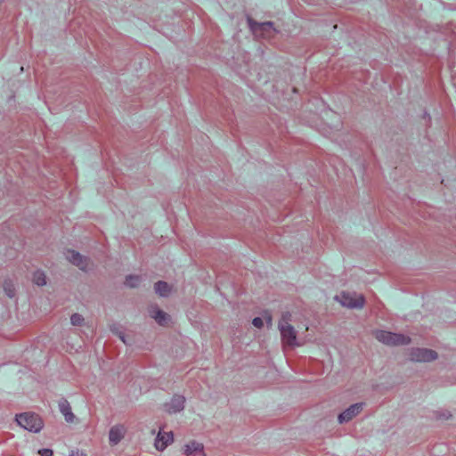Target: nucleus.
<instances>
[{
  "mask_svg": "<svg viewBox=\"0 0 456 456\" xmlns=\"http://www.w3.org/2000/svg\"><path fill=\"white\" fill-rule=\"evenodd\" d=\"M66 258L69 262L83 271H85L89 265V259L87 257L72 249L67 250Z\"/></svg>",
  "mask_w": 456,
  "mask_h": 456,
  "instance_id": "obj_7",
  "label": "nucleus"
},
{
  "mask_svg": "<svg viewBox=\"0 0 456 456\" xmlns=\"http://www.w3.org/2000/svg\"><path fill=\"white\" fill-rule=\"evenodd\" d=\"M410 360L412 362H431L437 358V353L428 348H411L409 354Z\"/></svg>",
  "mask_w": 456,
  "mask_h": 456,
  "instance_id": "obj_6",
  "label": "nucleus"
},
{
  "mask_svg": "<svg viewBox=\"0 0 456 456\" xmlns=\"http://www.w3.org/2000/svg\"><path fill=\"white\" fill-rule=\"evenodd\" d=\"M59 410L65 418V420L69 423H72L75 419V415L71 411V406L66 399L59 401Z\"/></svg>",
  "mask_w": 456,
  "mask_h": 456,
  "instance_id": "obj_14",
  "label": "nucleus"
},
{
  "mask_svg": "<svg viewBox=\"0 0 456 456\" xmlns=\"http://www.w3.org/2000/svg\"><path fill=\"white\" fill-rule=\"evenodd\" d=\"M69 456H86V454L78 451H72Z\"/></svg>",
  "mask_w": 456,
  "mask_h": 456,
  "instance_id": "obj_23",
  "label": "nucleus"
},
{
  "mask_svg": "<svg viewBox=\"0 0 456 456\" xmlns=\"http://www.w3.org/2000/svg\"><path fill=\"white\" fill-rule=\"evenodd\" d=\"M141 282V277L138 275H128L126 278L125 284L130 288L137 287Z\"/></svg>",
  "mask_w": 456,
  "mask_h": 456,
  "instance_id": "obj_18",
  "label": "nucleus"
},
{
  "mask_svg": "<svg viewBox=\"0 0 456 456\" xmlns=\"http://www.w3.org/2000/svg\"><path fill=\"white\" fill-rule=\"evenodd\" d=\"M252 324L258 329H261L264 326V321L260 317H255L252 321Z\"/></svg>",
  "mask_w": 456,
  "mask_h": 456,
  "instance_id": "obj_21",
  "label": "nucleus"
},
{
  "mask_svg": "<svg viewBox=\"0 0 456 456\" xmlns=\"http://www.w3.org/2000/svg\"><path fill=\"white\" fill-rule=\"evenodd\" d=\"M374 336L377 340L387 346H403L411 343L410 337L387 330H376Z\"/></svg>",
  "mask_w": 456,
  "mask_h": 456,
  "instance_id": "obj_2",
  "label": "nucleus"
},
{
  "mask_svg": "<svg viewBox=\"0 0 456 456\" xmlns=\"http://www.w3.org/2000/svg\"><path fill=\"white\" fill-rule=\"evenodd\" d=\"M154 289L159 296L167 297L171 290V287L167 282L159 281L155 283Z\"/></svg>",
  "mask_w": 456,
  "mask_h": 456,
  "instance_id": "obj_15",
  "label": "nucleus"
},
{
  "mask_svg": "<svg viewBox=\"0 0 456 456\" xmlns=\"http://www.w3.org/2000/svg\"><path fill=\"white\" fill-rule=\"evenodd\" d=\"M70 322L73 326H81L84 322V317L79 314H73L70 317Z\"/></svg>",
  "mask_w": 456,
  "mask_h": 456,
  "instance_id": "obj_19",
  "label": "nucleus"
},
{
  "mask_svg": "<svg viewBox=\"0 0 456 456\" xmlns=\"http://www.w3.org/2000/svg\"><path fill=\"white\" fill-rule=\"evenodd\" d=\"M183 453L186 456H205L204 446L201 443L191 441L184 445Z\"/></svg>",
  "mask_w": 456,
  "mask_h": 456,
  "instance_id": "obj_9",
  "label": "nucleus"
},
{
  "mask_svg": "<svg viewBox=\"0 0 456 456\" xmlns=\"http://www.w3.org/2000/svg\"><path fill=\"white\" fill-rule=\"evenodd\" d=\"M126 428L123 425L113 426L109 433L110 444L111 445L118 444L125 436Z\"/></svg>",
  "mask_w": 456,
  "mask_h": 456,
  "instance_id": "obj_11",
  "label": "nucleus"
},
{
  "mask_svg": "<svg viewBox=\"0 0 456 456\" xmlns=\"http://www.w3.org/2000/svg\"><path fill=\"white\" fill-rule=\"evenodd\" d=\"M119 338L125 342V339H124L123 336L120 335Z\"/></svg>",
  "mask_w": 456,
  "mask_h": 456,
  "instance_id": "obj_25",
  "label": "nucleus"
},
{
  "mask_svg": "<svg viewBox=\"0 0 456 456\" xmlns=\"http://www.w3.org/2000/svg\"><path fill=\"white\" fill-rule=\"evenodd\" d=\"M38 454L40 456H53V452L51 449L44 448V449H40L38 451Z\"/></svg>",
  "mask_w": 456,
  "mask_h": 456,
  "instance_id": "obj_22",
  "label": "nucleus"
},
{
  "mask_svg": "<svg viewBox=\"0 0 456 456\" xmlns=\"http://www.w3.org/2000/svg\"><path fill=\"white\" fill-rule=\"evenodd\" d=\"M291 322V314L289 312H285L282 314L281 318L278 324H285V325H290Z\"/></svg>",
  "mask_w": 456,
  "mask_h": 456,
  "instance_id": "obj_20",
  "label": "nucleus"
},
{
  "mask_svg": "<svg viewBox=\"0 0 456 456\" xmlns=\"http://www.w3.org/2000/svg\"><path fill=\"white\" fill-rule=\"evenodd\" d=\"M265 321H266L267 325H269V326L272 325V316L270 314H267L265 315Z\"/></svg>",
  "mask_w": 456,
  "mask_h": 456,
  "instance_id": "obj_24",
  "label": "nucleus"
},
{
  "mask_svg": "<svg viewBox=\"0 0 456 456\" xmlns=\"http://www.w3.org/2000/svg\"><path fill=\"white\" fill-rule=\"evenodd\" d=\"M149 313L151 317L161 326L167 325L170 321V316L156 305L151 306Z\"/></svg>",
  "mask_w": 456,
  "mask_h": 456,
  "instance_id": "obj_10",
  "label": "nucleus"
},
{
  "mask_svg": "<svg viewBox=\"0 0 456 456\" xmlns=\"http://www.w3.org/2000/svg\"><path fill=\"white\" fill-rule=\"evenodd\" d=\"M3 289L8 297L12 298L15 297L16 289L12 280L6 279L4 281Z\"/></svg>",
  "mask_w": 456,
  "mask_h": 456,
  "instance_id": "obj_16",
  "label": "nucleus"
},
{
  "mask_svg": "<svg viewBox=\"0 0 456 456\" xmlns=\"http://www.w3.org/2000/svg\"><path fill=\"white\" fill-rule=\"evenodd\" d=\"M283 346L295 347L299 346L297 331L292 325L278 324Z\"/></svg>",
  "mask_w": 456,
  "mask_h": 456,
  "instance_id": "obj_5",
  "label": "nucleus"
},
{
  "mask_svg": "<svg viewBox=\"0 0 456 456\" xmlns=\"http://www.w3.org/2000/svg\"><path fill=\"white\" fill-rule=\"evenodd\" d=\"M16 421L24 429L35 433L39 432L44 427L42 419L33 412H23L16 415Z\"/></svg>",
  "mask_w": 456,
  "mask_h": 456,
  "instance_id": "obj_1",
  "label": "nucleus"
},
{
  "mask_svg": "<svg viewBox=\"0 0 456 456\" xmlns=\"http://www.w3.org/2000/svg\"><path fill=\"white\" fill-rule=\"evenodd\" d=\"M173 441V433L172 432H159L157 436L155 441V446L158 450H164L168 444Z\"/></svg>",
  "mask_w": 456,
  "mask_h": 456,
  "instance_id": "obj_13",
  "label": "nucleus"
},
{
  "mask_svg": "<svg viewBox=\"0 0 456 456\" xmlns=\"http://www.w3.org/2000/svg\"><path fill=\"white\" fill-rule=\"evenodd\" d=\"M185 398L183 395H175L167 404V411L170 413L179 412L184 408Z\"/></svg>",
  "mask_w": 456,
  "mask_h": 456,
  "instance_id": "obj_12",
  "label": "nucleus"
},
{
  "mask_svg": "<svg viewBox=\"0 0 456 456\" xmlns=\"http://www.w3.org/2000/svg\"><path fill=\"white\" fill-rule=\"evenodd\" d=\"M248 22L250 29L256 37L271 39L277 33V30L274 28L273 23L272 21L259 23L252 20H249Z\"/></svg>",
  "mask_w": 456,
  "mask_h": 456,
  "instance_id": "obj_3",
  "label": "nucleus"
},
{
  "mask_svg": "<svg viewBox=\"0 0 456 456\" xmlns=\"http://www.w3.org/2000/svg\"><path fill=\"white\" fill-rule=\"evenodd\" d=\"M336 299L339 301L343 306L351 309H361L365 304L364 297L362 294L354 292H342L339 296L336 297Z\"/></svg>",
  "mask_w": 456,
  "mask_h": 456,
  "instance_id": "obj_4",
  "label": "nucleus"
},
{
  "mask_svg": "<svg viewBox=\"0 0 456 456\" xmlns=\"http://www.w3.org/2000/svg\"><path fill=\"white\" fill-rule=\"evenodd\" d=\"M33 282L37 286H44L46 284V276L42 271H36L33 273Z\"/></svg>",
  "mask_w": 456,
  "mask_h": 456,
  "instance_id": "obj_17",
  "label": "nucleus"
},
{
  "mask_svg": "<svg viewBox=\"0 0 456 456\" xmlns=\"http://www.w3.org/2000/svg\"><path fill=\"white\" fill-rule=\"evenodd\" d=\"M362 403L352 404L338 415V422L342 424L350 421L354 417L357 416L362 411Z\"/></svg>",
  "mask_w": 456,
  "mask_h": 456,
  "instance_id": "obj_8",
  "label": "nucleus"
}]
</instances>
